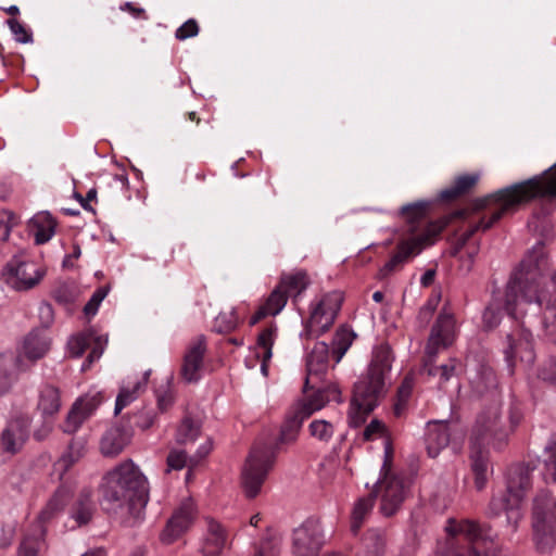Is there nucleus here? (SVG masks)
<instances>
[{
	"label": "nucleus",
	"mask_w": 556,
	"mask_h": 556,
	"mask_svg": "<svg viewBox=\"0 0 556 556\" xmlns=\"http://www.w3.org/2000/svg\"><path fill=\"white\" fill-rule=\"evenodd\" d=\"M500 195L505 197L507 204L513 208L530 202L536 198L556 195V175L548 177H534L526 181L511 185L500 190Z\"/></svg>",
	"instance_id": "9d476101"
},
{
	"label": "nucleus",
	"mask_w": 556,
	"mask_h": 556,
	"mask_svg": "<svg viewBox=\"0 0 556 556\" xmlns=\"http://www.w3.org/2000/svg\"><path fill=\"white\" fill-rule=\"evenodd\" d=\"M50 350V339L45 330H33L24 339L16 356L0 354V395L12 387L16 375L26 371Z\"/></svg>",
	"instance_id": "423d86ee"
},
{
	"label": "nucleus",
	"mask_w": 556,
	"mask_h": 556,
	"mask_svg": "<svg viewBox=\"0 0 556 556\" xmlns=\"http://www.w3.org/2000/svg\"><path fill=\"white\" fill-rule=\"evenodd\" d=\"M30 424L29 416L11 420L0 434V451L10 456L20 453L29 438Z\"/></svg>",
	"instance_id": "aec40b11"
},
{
	"label": "nucleus",
	"mask_w": 556,
	"mask_h": 556,
	"mask_svg": "<svg viewBox=\"0 0 556 556\" xmlns=\"http://www.w3.org/2000/svg\"><path fill=\"white\" fill-rule=\"evenodd\" d=\"M343 303L340 291L327 292L312 301L309 317L305 325L307 337H319L330 329Z\"/></svg>",
	"instance_id": "6e6552de"
},
{
	"label": "nucleus",
	"mask_w": 556,
	"mask_h": 556,
	"mask_svg": "<svg viewBox=\"0 0 556 556\" xmlns=\"http://www.w3.org/2000/svg\"><path fill=\"white\" fill-rule=\"evenodd\" d=\"M413 390V380L410 378H405L399 389V402L394 406V414L396 416H401L405 408L406 401L410 396Z\"/></svg>",
	"instance_id": "4d7b16f0"
},
{
	"label": "nucleus",
	"mask_w": 556,
	"mask_h": 556,
	"mask_svg": "<svg viewBox=\"0 0 556 556\" xmlns=\"http://www.w3.org/2000/svg\"><path fill=\"white\" fill-rule=\"evenodd\" d=\"M507 199L500 195V190L486 197L477 199L475 201V210H490L489 214L483 215L478 223L470 225V227L463 232L453 247L451 248V255L458 257L460 262V269L469 273L475 264L476 257L480 251V244L471 237L479 230L485 231L497 223L504 214L514 210L510 204H507Z\"/></svg>",
	"instance_id": "20e7f679"
},
{
	"label": "nucleus",
	"mask_w": 556,
	"mask_h": 556,
	"mask_svg": "<svg viewBox=\"0 0 556 556\" xmlns=\"http://www.w3.org/2000/svg\"><path fill=\"white\" fill-rule=\"evenodd\" d=\"M323 380H315L316 387L311 388L315 392L294 403V406L304 417L308 418L315 412L324 408L329 402H341V391L337 384L319 386Z\"/></svg>",
	"instance_id": "4be33fe9"
},
{
	"label": "nucleus",
	"mask_w": 556,
	"mask_h": 556,
	"mask_svg": "<svg viewBox=\"0 0 556 556\" xmlns=\"http://www.w3.org/2000/svg\"><path fill=\"white\" fill-rule=\"evenodd\" d=\"M56 220L49 212H39L29 222V228L37 244L48 242L55 232Z\"/></svg>",
	"instance_id": "473e14b6"
},
{
	"label": "nucleus",
	"mask_w": 556,
	"mask_h": 556,
	"mask_svg": "<svg viewBox=\"0 0 556 556\" xmlns=\"http://www.w3.org/2000/svg\"><path fill=\"white\" fill-rule=\"evenodd\" d=\"M238 325V317L235 309L219 313L215 318L214 328L218 332H230Z\"/></svg>",
	"instance_id": "864d4df0"
},
{
	"label": "nucleus",
	"mask_w": 556,
	"mask_h": 556,
	"mask_svg": "<svg viewBox=\"0 0 556 556\" xmlns=\"http://www.w3.org/2000/svg\"><path fill=\"white\" fill-rule=\"evenodd\" d=\"M433 358L427 357L425 366L428 368V374L433 377H439L440 383L447 382L454 375L457 366V359L451 358L446 363L434 366L432 365Z\"/></svg>",
	"instance_id": "09e8293b"
},
{
	"label": "nucleus",
	"mask_w": 556,
	"mask_h": 556,
	"mask_svg": "<svg viewBox=\"0 0 556 556\" xmlns=\"http://www.w3.org/2000/svg\"><path fill=\"white\" fill-rule=\"evenodd\" d=\"M442 226L433 225L422 233L412 238H402L396 247V252L380 269V277L384 278L402 266L408 258L418 255L426 247L434 243L440 235Z\"/></svg>",
	"instance_id": "9b49d317"
},
{
	"label": "nucleus",
	"mask_w": 556,
	"mask_h": 556,
	"mask_svg": "<svg viewBox=\"0 0 556 556\" xmlns=\"http://www.w3.org/2000/svg\"><path fill=\"white\" fill-rule=\"evenodd\" d=\"M199 33V25L195 20L190 18L176 29L175 37L178 40H186L197 36Z\"/></svg>",
	"instance_id": "bf43d9fd"
},
{
	"label": "nucleus",
	"mask_w": 556,
	"mask_h": 556,
	"mask_svg": "<svg viewBox=\"0 0 556 556\" xmlns=\"http://www.w3.org/2000/svg\"><path fill=\"white\" fill-rule=\"evenodd\" d=\"M207 531L202 544L204 556H218L227 544V534L220 523L206 519Z\"/></svg>",
	"instance_id": "c85d7f7f"
},
{
	"label": "nucleus",
	"mask_w": 556,
	"mask_h": 556,
	"mask_svg": "<svg viewBox=\"0 0 556 556\" xmlns=\"http://www.w3.org/2000/svg\"><path fill=\"white\" fill-rule=\"evenodd\" d=\"M213 450V442L210 438L199 446L193 456L188 457L186 452L180 448H172L166 458V472L170 470H181L185 467H197L201 459L206 457Z\"/></svg>",
	"instance_id": "a878e982"
},
{
	"label": "nucleus",
	"mask_w": 556,
	"mask_h": 556,
	"mask_svg": "<svg viewBox=\"0 0 556 556\" xmlns=\"http://www.w3.org/2000/svg\"><path fill=\"white\" fill-rule=\"evenodd\" d=\"M102 504L108 510L127 507L128 513L141 510L149 501L148 480L140 468L126 459L102 477L99 485Z\"/></svg>",
	"instance_id": "7ed1b4c3"
},
{
	"label": "nucleus",
	"mask_w": 556,
	"mask_h": 556,
	"mask_svg": "<svg viewBox=\"0 0 556 556\" xmlns=\"http://www.w3.org/2000/svg\"><path fill=\"white\" fill-rule=\"evenodd\" d=\"M8 26L12 31L14 39L20 43L33 42V34L16 18L8 20Z\"/></svg>",
	"instance_id": "6e6d98bb"
},
{
	"label": "nucleus",
	"mask_w": 556,
	"mask_h": 556,
	"mask_svg": "<svg viewBox=\"0 0 556 556\" xmlns=\"http://www.w3.org/2000/svg\"><path fill=\"white\" fill-rule=\"evenodd\" d=\"M354 338V332L345 327H340L336 331L331 342V354L336 364H338L348 352L353 343Z\"/></svg>",
	"instance_id": "a18cd8bd"
},
{
	"label": "nucleus",
	"mask_w": 556,
	"mask_h": 556,
	"mask_svg": "<svg viewBox=\"0 0 556 556\" xmlns=\"http://www.w3.org/2000/svg\"><path fill=\"white\" fill-rule=\"evenodd\" d=\"M393 354L388 344L372 351L367 371L354 384L349 410V425L357 428L384 399L390 386Z\"/></svg>",
	"instance_id": "f03ea898"
},
{
	"label": "nucleus",
	"mask_w": 556,
	"mask_h": 556,
	"mask_svg": "<svg viewBox=\"0 0 556 556\" xmlns=\"http://www.w3.org/2000/svg\"><path fill=\"white\" fill-rule=\"evenodd\" d=\"M7 220H0V239L5 241L9 239L11 227L9 225L16 224L15 216L11 212L5 213Z\"/></svg>",
	"instance_id": "e2e57ef3"
},
{
	"label": "nucleus",
	"mask_w": 556,
	"mask_h": 556,
	"mask_svg": "<svg viewBox=\"0 0 556 556\" xmlns=\"http://www.w3.org/2000/svg\"><path fill=\"white\" fill-rule=\"evenodd\" d=\"M445 547L435 556H495L486 549L493 542L491 528L468 518H448L444 527Z\"/></svg>",
	"instance_id": "39448f33"
},
{
	"label": "nucleus",
	"mask_w": 556,
	"mask_h": 556,
	"mask_svg": "<svg viewBox=\"0 0 556 556\" xmlns=\"http://www.w3.org/2000/svg\"><path fill=\"white\" fill-rule=\"evenodd\" d=\"M386 540L378 530H369L363 540V552L358 556H382Z\"/></svg>",
	"instance_id": "49530a36"
},
{
	"label": "nucleus",
	"mask_w": 556,
	"mask_h": 556,
	"mask_svg": "<svg viewBox=\"0 0 556 556\" xmlns=\"http://www.w3.org/2000/svg\"><path fill=\"white\" fill-rule=\"evenodd\" d=\"M280 544L277 535L268 534L256 545L254 556H278Z\"/></svg>",
	"instance_id": "3c124183"
},
{
	"label": "nucleus",
	"mask_w": 556,
	"mask_h": 556,
	"mask_svg": "<svg viewBox=\"0 0 556 556\" xmlns=\"http://www.w3.org/2000/svg\"><path fill=\"white\" fill-rule=\"evenodd\" d=\"M336 427L332 422L325 419H314L308 425L309 434L320 441V442H329L334 434Z\"/></svg>",
	"instance_id": "8fccbe9b"
},
{
	"label": "nucleus",
	"mask_w": 556,
	"mask_h": 556,
	"mask_svg": "<svg viewBox=\"0 0 556 556\" xmlns=\"http://www.w3.org/2000/svg\"><path fill=\"white\" fill-rule=\"evenodd\" d=\"M501 321V314L492 307H488L483 313V324L488 329L495 328Z\"/></svg>",
	"instance_id": "680f3d73"
},
{
	"label": "nucleus",
	"mask_w": 556,
	"mask_h": 556,
	"mask_svg": "<svg viewBox=\"0 0 556 556\" xmlns=\"http://www.w3.org/2000/svg\"><path fill=\"white\" fill-rule=\"evenodd\" d=\"M509 430L501 422L498 406L481 413L471 430V445L478 447L491 446L501 450L507 442Z\"/></svg>",
	"instance_id": "0eeeda50"
},
{
	"label": "nucleus",
	"mask_w": 556,
	"mask_h": 556,
	"mask_svg": "<svg viewBox=\"0 0 556 556\" xmlns=\"http://www.w3.org/2000/svg\"><path fill=\"white\" fill-rule=\"evenodd\" d=\"M480 174H463L455 178L454 182L440 192L443 200H454L469 192L479 181Z\"/></svg>",
	"instance_id": "c9c22d12"
},
{
	"label": "nucleus",
	"mask_w": 556,
	"mask_h": 556,
	"mask_svg": "<svg viewBox=\"0 0 556 556\" xmlns=\"http://www.w3.org/2000/svg\"><path fill=\"white\" fill-rule=\"evenodd\" d=\"M62 407L60 389L49 382L38 387L36 409L43 418L55 416Z\"/></svg>",
	"instance_id": "cd10ccee"
},
{
	"label": "nucleus",
	"mask_w": 556,
	"mask_h": 556,
	"mask_svg": "<svg viewBox=\"0 0 556 556\" xmlns=\"http://www.w3.org/2000/svg\"><path fill=\"white\" fill-rule=\"evenodd\" d=\"M205 353L206 340L203 336L194 338L189 343L180 369V375L186 382H198L201 379Z\"/></svg>",
	"instance_id": "5701e85b"
},
{
	"label": "nucleus",
	"mask_w": 556,
	"mask_h": 556,
	"mask_svg": "<svg viewBox=\"0 0 556 556\" xmlns=\"http://www.w3.org/2000/svg\"><path fill=\"white\" fill-rule=\"evenodd\" d=\"M48 419V418H45ZM53 425L50 420H45L34 432V438L37 441L46 440L52 432Z\"/></svg>",
	"instance_id": "338daca9"
},
{
	"label": "nucleus",
	"mask_w": 556,
	"mask_h": 556,
	"mask_svg": "<svg viewBox=\"0 0 556 556\" xmlns=\"http://www.w3.org/2000/svg\"><path fill=\"white\" fill-rule=\"evenodd\" d=\"M195 516L197 508L194 502L191 498L184 500L168 520L162 532L161 540L167 544L173 543L190 528Z\"/></svg>",
	"instance_id": "412c9836"
},
{
	"label": "nucleus",
	"mask_w": 556,
	"mask_h": 556,
	"mask_svg": "<svg viewBox=\"0 0 556 556\" xmlns=\"http://www.w3.org/2000/svg\"><path fill=\"white\" fill-rule=\"evenodd\" d=\"M324 544L320 525L306 520L293 531L292 551L294 556H316Z\"/></svg>",
	"instance_id": "a211bd4d"
},
{
	"label": "nucleus",
	"mask_w": 556,
	"mask_h": 556,
	"mask_svg": "<svg viewBox=\"0 0 556 556\" xmlns=\"http://www.w3.org/2000/svg\"><path fill=\"white\" fill-rule=\"evenodd\" d=\"M277 332V326L270 325L269 327L262 330L257 337V357L262 359L261 370L264 376H267L268 362L273 357V345L276 341Z\"/></svg>",
	"instance_id": "f704fd0d"
},
{
	"label": "nucleus",
	"mask_w": 556,
	"mask_h": 556,
	"mask_svg": "<svg viewBox=\"0 0 556 556\" xmlns=\"http://www.w3.org/2000/svg\"><path fill=\"white\" fill-rule=\"evenodd\" d=\"M274 464V455L267 447H254L241 472V485L248 497H255Z\"/></svg>",
	"instance_id": "1a4fd4ad"
},
{
	"label": "nucleus",
	"mask_w": 556,
	"mask_h": 556,
	"mask_svg": "<svg viewBox=\"0 0 556 556\" xmlns=\"http://www.w3.org/2000/svg\"><path fill=\"white\" fill-rule=\"evenodd\" d=\"M548 258L543 247L534 248L511 275L505 290L504 308L514 319L551 309L556 317V273L547 283Z\"/></svg>",
	"instance_id": "f257e3e1"
},
{
	"label": "nucleus",
	"mask_w": 556,
	"mask_h": 556,
	"mask_svg": "<svg viewBox=\"0 0 556 556\" xmlns=\"http://www.w3.org/2000/svg\"><path fill=\"white\" fill-rule=\"evenodd\" d=\"M130 435L123 428L114 426L109 428L100 442V450L104 456H117L129 443Z\"/></svg>",
	"instance_id": "2f4dec72"
},
{
	"label": "nucleus",
	"mask_w": 556,
	"mask_h": 556,
	"mask_svg": "<svg viewBox=\"0 0 556 556\" xmlns=\"http://www.w3.org/2000/svg\"><path fill=\"white\" fill-rule=\"evenodd\" d=\"M344 472L338 456L329 455L319 464L318 478L324 486L341 485L344 482Z\"/></svg>",
	"instance_id": "72a5a7b5"
},
{
	"label": "nucleus",
	"mask_w": 556,
	"mask_h": 556,
	"mask_svg": "<svg viewBox=\"0 0 556 556\" xmlns=\"http://www.w3.org/2000/svg\"><path fill=\"white\" fill-rule=\"evenodd\" d=\"M551 502L552 493L549 491H542L533 501L532 527L536 547L541 552L551 549L555 543L554 531L549 527L554 518L553 511L549 509Z\"/></svg>",
	"instance_id": "ddd939ff"
},
{
	"label": "nucleus",
	"mask_w": 556,
	"mask_h": 556,
	"mask_svg": "<svg viewBox=\"0 0 556 556\" xmlns=\"http://www.w3.org/2000/svg\"><path fill=\"white\" fill-rule=\"evenodd\" d=\"M288 295L287 293L277 285L270 294L266 298L265 302L258 307L255 314L251 317L250 324L255 325L261 319L267 316H276L278 315L287 305Z\"/></svg>",
	"instance_id": "7c9ffc66"
},
{
	"label": "nucleus",
	"mask_w": 556,
	"mask_h": 556,
	"mask_svg": "<svg viewBox=\"0 0 556 556\" xmlns=\"http://www.w3.org/2000/svg\"><path fill=\"white\" fill-rule=\"evenodd\" d=\"M330 350L327 343L316 342L306 358L307 376L305 379L306 388H315V380H323L328 370Z\"/></svg>",
	"instance_id": "393cba45"
},
{
	"label": "nucleus",
	"mask_w": 556,
	"mask_h": 556,
	"mask_svg": "<svg viewBox=\"0 0 556 556\" xmlns=\"http://www.w3.org/2000/svg\"><path fill=\"white\" fill-rule=\"evenodd\" d=\"M505 361L513 370L517 362L532 365L535 359L533 338L530 330L520 327L517 333L507 336V346L504 350Z\"/></svg>",
	"instance_id": "f3484780"
},
{
	"label": "nucleus",
	"mask_w": 556,
	"mask_h": 556,
	"mask_svg": "<svg viewBox=\"0 0 556 556\" xmlns=\"http://www.w3.org/2000/svg\"><path fill=\"white\" fill-rule=\"evenodd\" d=\"M147 387V377H128L122 384L116 397L114 413L119 414L132 403Z\"/></svg>",
	"instance_id": "c756f323"
},
{
	"label": "nucleus",
	"mask_w": 556,
	"mask_h": 556,
	"mask_svg": "<svg viewBox=\"0 0 556 556\" xmlns=\"http://www.w3.org/2000/svg\"><path fill=\"white\" fill-rule=\"evenodd\" d=\"M426 212L427 203L425 202L407 204L401 208L400 214L404 217L407 224L405 225V232L403 238H412L413 236L422 233L433 225L442 226L440 229L441 233L453 219L465 218L468 214L466 210H458L435 222L425 223Z\"/></svg>",
	"instance_id": "2eb2a0df"
},
{
	"label": "nucleus",
	"mask_w": 556,
	"mask_h": 556,
	"mask_svg": "<svg viewBox=\"0 0 556 556\" xmlns=\"http://www.w3.org/2000/svg\"><path fill=\"white\" fill-rule=\"evenodd\" d=\"M175 397L170 390H165L163 393L157 394V406L160 410H167L174 403Z\"/></svg>",
	"instance_id": "69168bd1"
},
{
	"label": "nucleus",
	"mask_w": 556,
	"mask_h": 556,
	"mask_svg": "<svg viewBox=\"0 0 556 556\" xmlns=\"http://www.w3.org/2000/svg\"><path fill=\"white\" fill-rule=\"evenodd\" d=\"M382 478L378 481L381 493V513L386 516L393 515L401 506L405 497V485L400 475L393 473L386 456L381 468Z\"/></svg>",
	"instance_id": "dca6fc26"
},
{
	"label": "nucleus",
	"mask_w": 556,
	"mask_h": 556,
	"mask_svg": "<svg viewBox=\"0 0 556 556\" xmlns=\"http://www.w3.org/2000/svg\"><path fill=\"white\" fill-rule=\"evenodd\" d=\"M45 546L42 533L36 538L27 536L21 543L18 555L20 556H39Z\"/></svg>",
	"instance_id": "603ef678"
},
{
	"label": "nucleus",
	"mask_w": 556,
	"mask_h": 556,
	"mask_svg": "<svg viewBox=\"0 0 556 556\" xmlns=\"http://www.w3.org/2000/svg\"><path fill=\"white\" fill-rule=\"evenodd\" d=\"M455 336V320L453 315L441 313L431 329L427 342V357H429V359L434 358L440 350L446 349L454 342Z\"/></svg>",
	"instance_id": "6ab92c4d"
},
{
	"label": "nucleus",
	"mask_w": 556,
	"mask_h": 556,
	"mask_svg": "<svg viewBox=\"0 0 556 556\" xmlns=\"http://www.w3.org/2000/svg\"><path fill=\"white\" fill-rule=\"evenodd\" d=\"M201 434V422L191 416H185L175 432V442L178 445L193 443Z\"/></svg>",
	"instance_id": "ea45409f"
},
{
	"label": "nucleus",
	"mask_w": 556,
	"mask_h": 556,
	"mask_svg": "<svg viewBox=\"0 0 556 556\" xmlns=\"http://www.w3.org/2000/svg\"><path fill=\"white\" fill-rule=\"evenodd\" d=\"M90 338L85 333H79L70 338L67 342L68 353L73 357H80L89 345Z\"/></svg>",
	"instance_id": "5fc2aeb1"
},
{
	"label": "nucleus",
	"mask_w": 556,
	"mask_h": 556,
	"mask_svg": "<svg viewBox=\"0 0 556 556\" xmlns=\"http://www.w3.org/2000/svg\"><path fill=\"white\" fill-rule=\"evenodd\" d=\"M100 394L85 395L77 399L68 410L63 422V432L73 434L90 418L101 404Z\"/></svg>",
	"instance_id": "b1692460"
},
{
	"label": "nucleus",
	"mask_w": 556,
	"mask_h": 556,
	"mask_svg": "<svg viewBox=\"0 0 556 556\" xmlns=\"http://www.w3.org/2000/svg\"><path fill=\"white\" fill-rule=\"evenodd\" d=\"M102 353L103 346L99 342L98 346L93 348L92 351L89 353L86 362L83 364L81 369L86 370L87 368H89L94 361H98L101 357Z\"/></svg>",
	"instance_id": "774afa93"
},
{
	"label": "nucleus",
	"mask_w": 556,
	"mask_h": 556,
	"mask_svg": "<svg viewBox=\"0 0 556 556\" xmlns=\"http://www.w3.org/2000/svg\"><path fill=\"white\" fill-rule=\"evenodd\" d=\"M309 283L311 281L306 271L296 270L281 275L278 286L287 293L288 298H296L307 289Z\"/></svg>",
	"instance_id": "4c0bfd02"
},
{
	"label": "nucleus",
	"mask_w": 556,
	"mask_h": 556,
	"mask_svg": "<svg viewBox=\"0 0 556 556\" xmlns=\"http://www.w3.org/2000/svg\"><path fill=\"white\" fill-rule=\"evenodd\" d=\"M106 295L108 289L105 287L97 289L91 295L90 300L85 305L84 313L87 316H94L99 309L101 302L105 299Z\"/></svg>",
	"instance_id": "13d9d810"
},
{
	"label": "nucleus",
	"mask_w": 556,
	"mask_h": 556,
	"mask_svg": "<svg viewBox=\"0 0 556 556\" xmlns=\"http://www.w3.org/2000/svg\"><path fill=\"white\" fill-rule=\"evenodd\" d=\"M375 494H368L367 496L361 497L354 504L352 510L351 530L357 533L364 522V520L370 515L375 505Z\"/></svg>",
	"instance_id": "79ce46f5"
},
{
	"label": "nucleus",
	"mask_w": 556,
	"mask_h": 556,
	"mask_svg": "<svg viewBox=\"0 0 556 556\" xmlns=\"http://www.w3.org/2000/svg\"><path fill=\"white\" fill-rule=\"evenodd\" d=\"M438 303H439V298L438 296L430 298L426 302V304L420 308V311H419V318H421L424 320H428L432 316V314L434 313Z\"/></svg>",
	"instance_id": "0e129e2a"
},
{
	"label": "nucleus",
	"mask_w": 556,
	"mask_h": 556,
	"mask_svg": "<svg viewBox=\"0 0 556 556\" xmlns=\"http://www.w3.org/2000/svg\"><path fill=\"white\" fill-rule=\"evenodd\" d=\"M72 494L67 488H59L39 514V520L47 522L63 510Z\"/></svg>",
	"instance_id": "a19ab883"
},
{
	"label": "nucleus",
	"mask_w": 556,
	"mask_h": 556,
	"mask_svg": "<svg viewBox=\"0 0 556 556\" xmlns=\"http://www.w3.org/2000/svg\"><path fill=\"white\" fill-rule=\"evenodd\" d=\"M46 270L24 256H13L2 269L4 282L14 290L26 291L36 287Z\"/></svg>",
	"instance_id": "f8f14e48"
},
{
	"label": "nucleus",
	"mask_w": 556,
	"mask_h": 556,
	"mask_svg": "<svg viewBox=\"0 0 556 556\" xmlns=\"http://www.w3.org/2000/svg\"><path fill=\"white\" fill-rule=\"evenodd\" d=\"M484 447L471 445V468L475 473V484L482 490L488 479V459L483 454Z\"/></svg>",
	"instance_id": "37998d69"
},
{
	"label": "nucleus",
	"mask_w": 556,
	"mask_h": 556,
	"mask_svg": "<svg viewBox=\"0 0 556 556\" xmlns=\"http://www.w3.org/2000/svg\"><path fill=\"white\" fill-rule=\"evenodd\" d=\"M86 453V441L84 439H73L66 452L60 458V464L64 466L65 469L70 468L72 465L77 463Z\"/></svg>",
	"instance_id": "de8ad7c7"
},
{
	"label": "nucleus",
	"mask_w": 556,
	"mask_h": 556,
	"mask_svg": "<svg viewBox=\"0 0 556 556\" xmlns=\"http://www.w3.org/2000/svg\"><path fill=\"white\" fill-rule=\"evenodd\" d=\"M94 504L92 502V490L85 488L80 491L78 498L72 509V518L78 526L87 525L93 515Z\"/></svg>",
	"instance_id": "58836bf2"
},
{
	"label": "nucleus",
	"mask_w": 556,
	"mask_h": 556,
	"mask_svg": "<svg viewBox=\"0 0 556 556\" xmlns=\"http://www.w3.org/2000/svg\"><path fill=\"white\" fill-rule=\"evenodd\" d=\"M453 430L447 422L432 421L427 426L426 448L430 457L435 458L444 450L452 438Z\"/></svg>",
	"instance_id": "bb28decb"
},
{
	"label": "nucleus",
	"mask_w": 556,
	"mask_h": 556,
	"mask_svg": "<svg viewBox=\"0 0 556 556\" xmlns=\"http://www.w3.org/2000/svg\"><path fill=\"white\" fill-rule=\"evenodd\" d=\"M542 477L546 483H556V435L544 447Z\"/></svg>",
	"instance_id": "c03bdc74"
},
{
	"label": "nucleus",
	"mask_w": 556,
	"mask_h": 556,
	"mask_svg": "<svg viewBox=\"0 0 556 556\" xmlns=\"http://www.w3.org/2000/svg\"><path fill=\"white\" fill-rule=\"evenodd\" d=\"M532 488L531 471L523 465H516L509 468L507 472V500L493 498L492 506H497L498 509L510 510L516 519L519 518V513L514 510L515 507L525 498L527 493Z\"/></svg>",
	"instance_id": "4468645a"
},
{
	"label": "nucleus",
	"mask_w": 556,
	"mask_h": 556,
	"mask_svg": "<svg viewBox=\"0 0 556 556\" xmlns=\"http://www.w3.org/2000/svg\"><path fill=\"white\" fill-rule=\"evenodd\" d=\"M382 431L383 424L377 419H372L364 429L363 438L365 441H371Z\"/></svg>",
	"instance_id": "052dcab7"
},
{
	"label": "nucleus",
	"mask_w": 556,
	"mask_h": 556,
	"mask_svg": "<svg viewBox=\"0 0 556 556\" xmlns=\"http://www.w3.org/2000/svg\"><path fill=\"white\" fill-rule=\"evenodd\" d=\"M305 419L306 417L293 404L281 427L279 442L283 444L295 442Z\"/></svg>",
	"instance_id": "e433bc0d"
}]
</instances>
